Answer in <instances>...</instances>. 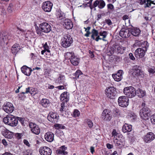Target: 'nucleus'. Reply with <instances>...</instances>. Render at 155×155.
<instances>
[{
  "label": "nucleus",
  "mask_w": 155,
  "mask_h": 155,
  "mask_svg": "<svg viewBox=\"0 0 155 155\" xmlns=\"http://www.w3.org/2000/svg\"><path fill=\"white\" fill-rule=\"evenodd\" d=\"M99 35L100 36H103V38H102V40L104 41H105L104 39V38H106V36L107 35V32L105 31H101L99 33Z\"/></svg>",
  "instance_id": "obj_40"
},
{
  "label": "nucleus",
  "mask_w": 155,
  "mask_h": 155,
  "mask_svg": "<svg viewBox=\"0 0 155 155\" xmlns=\"http://www.w3.org/2000/svg\"><path fill=\"white\" fill-rule=\"evenodd\" d=\"M133 68L137 76H140L141 77L144 76L143 72L142 71L141 68L140 66H134L133 67Z\"/></svg>",
  "instance_id": "obj_20"
},
{
  "label": "nucleus",
  "mask_w": 155,
  "mask_h": 155,
  "mask_svg": "<svg viewBox=\"0 0 155 155\" xmlns=\"http://www.w3.org/2000/svg\"><path fill=\"white\" fill-rule=\"evenodd\" d=\"M125 144V143L124 141L121 140H117L115 143V145L118 147L119 148L122 147Z\"/></svg>",
  "instance_id": "obj_33"
},
{
  "label": "nucleus",
  "mask_w": 155,
  "mask_h": 155,
  "mask_svg": "<svg viewBox=\"0 0 155 155\" xmlns=\"http://www.w3.org/2000/svg\"><path fill=\"white\" fill-rule=\"evenodd\" d=\"M132 130V126L126 123L124 124L122 128V130L124 133L130 132Z\"/></svg>",
  "instance_id": "obj_26"
},
{
  "label": "nucleus",
  "mask_w": 155,
  "mask_h": 155,
  "mask_svg": "<svg viewBox=\"0 0 155 155\" xmlns=\"http://www.w3.org/2000/svg\"><path fill=\"white\" fill-rule=\"evenodd\" d=\"M89 53L90 54V56L91 58H93L94 57V55L93 53V52L91 51V50H89Z\"/></svg>",
  "instance_id": "obj_61"
},
{
  "label": "nucleus",
  "mask_w": 155,
  "mask_h": 155,
  "mask_svg": "<svg viewBox=\"0 0 155 155\" xmlns=\"http://www.w3.org/2000/svg\"><path fill=\"white\" fill-rule=\"evenodd\" d=\"M65 78L64 76L61 74H59L58 80L59 83L61 82L62 81H63Z\"/></svg>",
  "instance_id": "obj_45"
},
{
  "label": "nucleus",
  "mask_w": 155,
  "mask_h": 155,
  "mask_svg": "<svg viewBox=\"0 0 155 155\" xmlns=\"http://www.w3.org/2000/svg\"><path fill=\"white\" fill-rule=\"evenodd\" d=\"M110 110L108 109H104L103 111L101 117L102 119L105 120H110L112 118V116L110 114Z\"/></svg>",
  "instance_id": "obj_17"
},
{
  "label": "nucleus",
  "mask_w": 155,
  "mask_h": 155,
  "mask_svg": "<svg viewBox=\"0 0 155 155\" xmlns=\"http://www.w3.org/2000/svg\"><path fill=\"white\" fill-rule=\"evenodd\" d=\"M116 48L117 50H116V52H117L118 53H120L121 50V48L120 46L117 45Z\"/></svg>",
  "instance_id": "obj_58"
},
{
  "label": "nucleus",
  "mask_w": 155,
  "mask_h": 155,
  "mask_svg": "<svg viewBox=\"0 0 155 155\" xmlns=\"http://www.w3.org/2000/svg\"><path fill=\"white\" fill-rule=\"evenodd\" d=\"M155 139V135L152 132L148 133L143 137V140L145 142L149 143Z\"/></svg>",
  "instance_id": "obj_16"
},
{
  "label": "nucleus",
  "mask_w": 155,
  "mask_h": 155,
  "mask_svg": "<svg viewBox=\"0 0 155 155\" xmlns=\"http://www.w3.org/2000/svg\"><path fill=\"white\" fill-rule=\"evenodd\" d=\"M3 110L7 113H11L14 110V107L13 104L9 102L5 104L3 106Z\"/></svg>",
  "instance_id": "obj_13"
},
{
  "label": "nucleus",
  "mask_w": 155,
  "mask_h": 155,
  "mask_svg": "<svg viewBox=\"0 0 155 155\" xmlns=\"http://www.w3.org/2000/svg\"><path fill=\"white\" fill-rule=\"evenodd\" d=\"M82 74V72L80 70H78L74 74L75 76L74 78L77 79L79 78V76Z\"/></svg>",
  "instance_id": "obj_41"
},
{
  "label": "nucleus",
  "mask_w": 155,
  "mask_h": 155,
  "mask_svg": "<svg viewBox=\"0 0 155 155\" xmlns=\"http://www.w3.org/2000/svg\"><path fill=\"white\" fill-rule=\"evenodd\" d=\"M43 47L44 49L46 50V51L48 53L50 52V51L49 50V47L48 45L47 42H46L43 45Z\"/></svg>",
  "instance_id": "obj_49"
},
{
  "label": "nucleus",
  "mask_w": 155,
  "mask_h": 155,
  "mask_svg": "<svg viewBox=\"0 0 155 155\" xmlns=\"http://www.w3.org/2000/svg\"><path fill=\"white\" fill-rule=\"evenodd\" d=\"M140 32V30L138 28H130V33L131 35H133L135 36H137L139 35Z\"/></svg>",
  "instance_id": "obj_29"
},
{
  "label": "nucleus",
  "mask_w": 155,
  "mask_h": 155,
  "mask_svg": "<svg viewBox=\"0 0 155 155\" xmlns=\"http://www.w3.org/2000/svg\"><path fill=\"white\" fill-rule=\"evenodd\" d=\"M107 8L108 9L111 10L113 9L114 7L111 4H109L107 5Z\"/></svg>",
  "instance_id": "obj_57"
},
{
  "label": "nucleus",
  "mask_w": 155,
  "mask_h": 155,
  "mask_svg": "<svg viewBox=\"0 0 155 155\" xmlns=\"http://www.w3.org/2000/svg\"><path fill=\"white\" fill-rule=\"evenodd\" d=\"M67 54L68 55H71V57L69 58L70 61L72 64L74 66H76L78 64L79 62V59L77 58L75 56L73 55L72 53L67 52Z\"/></svg>",
  "instance_id": "obj_19"
},
{
  "label": "nucleus",
  "mask_w": 155,
  "mask_h": 155,
  "mask_svg": "<svg viewBox=\"0 0 155 155\" xmlns=\"http://www.w3.org/2000/svg\"><path fill=\"white\" fill-rule=\"evenodd\" d=\"M140 47L142 48L143 50L146 49V51H147V49L148 48L149 44L147 41H144L142 42L141 45H140Z\"/></svg>",
  "instance_id": "obj_35"
},
{
  "label": "nucleus",
  "mask_w": 155,
  "mask_h": 155,
  "mask_svg": "<svg viewBox=\"0 0 155 155\" xmlns=\"http://www.w3.org/2000/svg\"><path fill=\"white\" fill-rule=\"evenodd\" d=\"M129 99L126 96H122L119 97L118 102L119 105L122 107L127 106L129 104Z\"/></svg>",
  "instance_id": "obj_7"
},
{
  "label": "nucleus",
  "mask_w": 155,
  "mask_h": 155,
  "mask_svg": "<svg viewBox=\"0 0 155 155\" xmlns=\"http://www.w3.org/2000/svg\"><path fill=\"white\" fill-rule=\"evenodd\" d=\"M136 93L139 94V96L140 97H144L146 95V92L145 91L143 90L140 89H138L136 91Z\"/></svg>",
  "instance_id": "obj_32"
},
{
  "label": "nucleus",
  "mask_w": 155,
  "mask_h": 155,
  "mask_svg": "<svg viewBox=\"0 0 155 155\" xmlns=\"http://www.w3.org/2000/svg\"><path fill=\"white\" fill-rule=\"evenodd\" d=\"M17 120L18 121V120L21 123V124L22 125H24V119L21 117H17Z\"/></svg>",
  "instance_id": "obj_52"
},
{
  "label": "nucleus",
  "mask_w": 155,
  "mask_h": 155,
  "mask_svg": "<svg viewBox=\"0 0 155 155\" xmlns=\"http://www.w3.org/2000/svg\"><path fill=\"white\" fill-rule=\"evenodd\" d=\"M124 94L126 97L131 98L135 97L136 94V91L135 88L132 86L127 87H125L123 90Z\"/></svg>",
  "instance_id": "obj_2"
},
{
  "label": "nucleus",
  "mask_w": 155,
  "mask_h": 155,
  "mask_svg": "<svg viewBox=\"0 0 155 155\" xmlns=\"http://www.w3.org/2000/svg\"><path fill=\"white\" fill-rule=\"evenodd\" d=\"M32 133L36 134H38L40 132V130L38 125L32 122H31L29 125Z\"/></svg>",
  "instance_id": "obj_14"
},
{
  "label": "nucleus",
  "mask_w": 155,
  "mask_h": 155,
  "mask_svg": "<svg viewBox=\"0 0 155 155\" xmlns=\"http://www.w3.org/2000/svg\"><path fill=\"white\" fill-rule=\"evenodd\" d=\"M35 27L37 33L38 35H41L42 31H41V29L40 28L39 26V27L36 26Z\"/></svg>",
  "instance_id": "obj_43"
},
{
  "label": "nucleus",
  "mask_w": 155,
  "mask_h": 155,
  "mask_svg": "<svg viewBox=\"0 0 155 155\" xmlns=\"http://www.w3.org/2000/svg\"><path fill=\"white\" fill-rule=\"evenodd\" d=\"M54 126L57 129H64L65 127L61 124H56L54 125Z\"/></svg>",
  "instance_id": "obj_42"
},
{
  "label": "nucleus",
  "mask_w": 155,
  "mask_h": 155,
  "mask_svg": "<svg viewBox=\"0 0 155 155\" xmlns=\"http://www.w3.org/2000/svg\"><path fill=\"white\" fill-rule=\"evenodd\" d=\"M39 27L42 32L45 33L49 32L51 30V25L46 22H43L39 25Z\"/></svg>",
  "instance_id": "obj_10"
},
{
  "label": "nucleus",
  "mask_w": 155,
  "mask_h": 155,
  "mask_svg": "<svg viewBox=\"0 0 155 155\" xmlns=\"http://www.w3.org/2000/svg\"><path fill=\"white\" fill-rule=\"evenodd\" d=\"M65 103L63 101L62 103L61 104V108L60 109V111L61 112H62L65 110Z\"/></svg>",
  "instance_id": "obj_47"
},
{
  "label": "nucleus",
  "mask_w": 155,
  "mask_h": 155,
  "mask_svg": "<svg viewBox=\"0 0 155 155\" xmlns=\"http://www.w3.org/2000/svg\"><path fill=\"white\" fill-rule=\"evenodd\" d=\"M34 89L30 87H28L26 88V91L25 92H22V94L24 95L25 94L29 93L31 94L32 95L34 94Z\"/></svg>",
  "instance_id": "obj_37"
},
{
  "label": "nucleus",
  "mask_w": 155,
  "mask_h": 155,
  "mask_svg": "<svg viewBox=\"0 0 155 155\" xmlns=\"http://www.w3.org/2000/svg\"><path fill=\"white\" fill-rule=\"evenodd\" d=\"M22 136V133H16L15 134V137L18 139H21Z\"/></svg>",
  "instance_id": "obj_48"
},
{
  "label": "nucleus",
  "mask_w": 155,
  "mask_h": 155,
  "mask_svg": "<svg viewBox=\"0 0 155 155\" xmlns=\"http://www.w3.org/2000/svg\"><path fill=\"white\" fill-rule=\"evenodd\" d=\"M54 134L51 132H48L45 135V138L48 142H51L54 140Z\"/></svg>",
  "instance_id": "obj_24"
},
{
  "label": "nucleus",
  "mask_w": 155,
  "mask_h": 155,
  "mask_svg": "<svg viewBox=\"0 0 155 155\" xmlns=\"http://www.w3.org/2000/svg\"><path fill=\"white\" fill-rule=\"evenodd\" d=\"M21 70L22 73L25 75L29 76L31 74L32 70L31 68H29L26 65L23 66L21 68Z\"/></svg>",
  "instance_id": "obj_21"
},
{
  "label": "nucleus",
  "mask_w": 155,
  "mask_h": 155,
  "mask_svg": "<svg viewBox=\"0 0 155 155\" xmlns=\"http://www.w3.org/2000/svg\"><path fill=\"white\" fill-rule=\"evenodd\" d=\"M11 38V36L10 34L5 31L2 33L0 32V41L1 42L5 43L7 44L8 43V41L10 40Z\"/></svg>",
  "instance_id": "obj_6"
},
{
  "label": "nucleus",
  "mask_w": 155,
  "mask_h": 155,
  "mask_svg": "<svg viewBox=\"0 0 155 155\" xmlns=\"http://www.w3.org/2000/svg\"><path fill=\"white\" fill-rule=\"evenodd\" d=\"M67 97V92H64L61 95L60 100L63 102H67L68 101Z\"/></svg>",
  "instance_id": "obj_34"
},
{
  "label": "nucleus",
  "mask_w": 155,
  "mask_h": 155,
  "mask_svg": "<svg viewBox=\"0 0 155 155\" xmlns=\"http://www.w3.org/2000/svg\"><path fill=\"white\" fill-rule=\"evenodd\" d=\"M147 3L144 5V7L145 8L146 7H150L152 5H155V4L151 0H147Z\"/></svg>",
  "instance_id": "obj_39"
},
{
  "label": "nucleus",
  "mask_w": 155,
  "mask_h": 155,
  "mask_svg": "<svg viewBox=\"0 0 155 155\" xmlns=\"http://www.w3.org/2000/svg\"><path fill=\"white\" fill-rule=\"evenodd\" d=\"M2 142L3 144L5 146H6L8 145V143L6 140L5 139H3L2 140Z\"/></svg>",
  "instance_id": "obj_63"
},
{
  "label": "nucleus",
  "mask_w": 155,
  "mask_h": 155,
  "mask_svg": "<svg viewBox=\"0 0 155 155\" xmlns=\"http://www.w3.org/2000/svg\"><path fill=\"white\" fill-rule=\"evenodd\" d=\"M61 44L64 48H67L70 46L73 42V40L71 35H67L61 38Z\"/></svg>",
  "instance_id": "obj_3"
},
{
  "label": "nucleus",
  "mask_w": 155,
  "mask_h": 155,
  "mask_svg": "<svg viewBox=\"0 0 155 155\" xmlns=\"http://www.w3.org/2000/svg\"><path fill=\"white\" fill-rule=\"evenodd\" d=\"M148 71L150 74H153L155 72V69L154 68H149L148 69Z\"/></svg>",
  "instance_id": "obj_54"
},
{
  "label": "nucleus",
  "mask_w": 155,
  "mask_h": 155,
  "mask_svg": "<svg viewBox=\"0 0 155 155\" xmlns=\"http://www.w3.org/2000/svg\"><path fill=\"white\" fill-rule=\"evenodd\" d=\"M117 46L115 45H113L111 48V50L114 52H116Z\"/></svg>",
  "instance_id": "obj_56"
},
{
  "label": "nucleus",
  "mask_w": 155,
  "mask_h": 155,
  "mask_svg": "<svg viewBox=\"0 0 155 155\" xmlns=\"http://www.w3.org/2000/svg\"><path fill=\"white\" fill-rule=\"evenodd\" d=\"M23 142H24V143L27 146H29V143L28 142V141L27 140H25V139L24 140H23Z\"/></svg>",
  "instance_id": "obj_62"
},
{
  "label": "nucleus",
  "mask_w": 155,
  "mask_h": 155,
  "mask_svg": "<svg viewBox=\"0 0 155 155\" xmlns=\"http://www.w3.org/2000/svg\"><path fill=\"white\" fill-rule=\"evenodd\" d=\"M113 113L114 114L115 117H117L119 115V111L117 109H115L113 110Z\"/></svg>",
  "instance_id": "obj_50"
},
{
  "label": "nucleus",
  "mask_w": 155,
  "mask_h": 155,
  "mask_svg": "<svg viewBox=\"0 0 155 155\" xmlns=\"http://www.w3.org/2000/svg\"><path fill=\"white\" fill-rule=\"evenodd\" d=\"M62 22L64 23L63 26L68 29H70L73 27L72 21L69 19H65Z\"/></svg>",
  "instance_id": "obj_22"
},
{
  "label": "nucleus",
  "mask_w": 155,
  "mask_h": 155,
  "mask_svg": "<svg viewBox=\"0 0 155 155\" xmlns=\"http://www.w3.org/2000/svg\"><path fill=\"white\" fill-rule=\"evenodd\" d=\"M79 111L77 110H75L73 112V116L74 117H77L80 115Z\"/></svg>",
  "instance_id": "obj_46"
},
{
  "label": "nucleus",
  "mask_w": 155,
  "mask_h": 155,
  "mask_svg": "<svg viewBox=\"0 0 155 155\" xmlns=\"http://www.w3.org/2000/svg\"><path fill=\"white\" fill-rule=\"evenodd\" d=\"M67 147L64 146H63L60 148V149L56 150L57 154H61L62 155H65L68 154L67 151H64L66 150Z\"/></svg>",
  "instance_id": "obj_30"
},
{
  "label": "nucleus",
  "mask_w": 155,
  "mask_h": 155,
  "mask_svg": "<svg viewBox=\"0 0 155 155\" xmlns=\"http://www.w3.org/2000/svg\"><path fill=\"white\" fill-rule=\"evenodd\" d=\"M127 118L131 120H135L137 118V116L133 112H130L127 116Z\"/></svg>",
  "instance_id": "obj_36"
},
{
  "label": "nucleus",
  "mask_w": 155,
  "mask_h": 155,
  "mask_svg": "<svg viewBox=\"0 0 155 155\" xmlns=\"http://www.w3.org/2000/svg\"><path fill=\"white\" fill-rule=\"evenodd\" d=\"M91 33L92 35L91 36V38L93 40H94V36H98V31L97 30L95 29L94 28H93L91 31Z\"/></svg>",
  "instance_id": "obj_38"
},
{
  "label": "nucleus",
  "mask_w": 155,
  "mask_h": 155,
  "mask_svg": "<svg viewBox=\"0 0 155 155\" xmlns=\"http://www.w3.org/2000/svg\"><path fill=\"white\" fill-rule=\"evenodd\" d=\"M106 146L107 148H108V149H110L113 148V145L109 143L107 144Z\"/></svg>",
  "instance_id": "obj_60"
},
{
  "label": "nucleus",
  "mask_w": 155,
  "mask_h": 155,
  "mask_svg": "<svg viewBox=\"0 0 155 155\" xmlns=\"http://www.w3.org/2000/svg\"><path fill=\"white\" fill-rule=\"evenodd\" d=\"M119 35L123 38H127L131 35L130 33V28H123L120 30Z\"/></svg>",
  "instance_id": "obj_9"
},
{
  "label": "nucleus",
  "mask_w": 155,
  "mask_h": 155,
  "mask_svg": "<svg viewBox=\"0 0 155 155\" xmlns=\"http://www.w3.org/2000/svg\"><path fill=\"white\" fill-rule=\"evenodd\" d=\"M104 22L107 24L108 25H111L112 24V22L109 19H106L105 20Z\"/></svg>",
  "instance_id": "obj_55"
},
{
  "label": "nucleus",
  "mask_w": 155,
  "mask_h": 155,
  "mask_svg": "<svg viewBox=\"0 0 155 155\" xmlns=\"http://www.w3.org/2000/svg\"><path fill=\"white\" fill-rule=\"evenodd\" d=\"M50 103L49 100L47 99H42L40 101V104L45 107H46L48 106Z\"/></svg>",
  "instance_id": "obj_31"
},
{
  "label": "nucleus",
  "mask_w": 155,
  "mask_h": 155,
  "mask_svg": "<svg viewBox=\"0 0 155 155\" xmlns=\"http://www.w3.org/2000/svg\"><path fill=\"white\" fill-rule=\"evenodd\" d=\"M52 6L53 4L51 2L47 1L43 3L42 5V8L43 10L46 9L51 10Z\"/></svg>",
  "instance_id": "obj_25"
},
{
  "label": "nucleus",
  "mask_w": 155,
  "mask_h": 155,
  "mask_svg": "<svg viewBox=\"0 0 155 155\" xmlns=\"http://www.w3.org/2000/svg\"><path fill=\"white\" fill-rule=\"evenodd\" d=\"M0 131L3 136L7 138L11 139L13 136V133L12 132L9 131L5 127H0Z\"/></svg>",
  "instance_id": "obj_8"
},
{
  "label": "nucleus",
  "mask_w": 155,
  "mask_h": 155,
  "mask_svg": "<svg viewBox=\"0 0 155 155\" xmlns=\"http://www.w3.org/2000/svg\"><path fill=\"white\" fill-rule=\"evenodd\" d=\"M142 42L140 41L136 40L134 45L135 46H138L140 47V45H141Z\"/></svg>",
  "instance_id": "obj_51"
},
{
  "label": "nucleus",
  "mask_w": 155,
  "mask_h": 155,
  "mask_svg": "<svg viewBox=\"0 0 155 155\" xmlns=\"http://www.w3.org/2000/svg\"><path fill=\"white\" fill-rule=\"evenodd\" d=\"M123 73V71L120 70L118 71L117 74H113L112 75V77L115 81H120L122 78Z\"/></svg>",
  "instance_id": "obj_23"
},
{
  "label": "nucleus",
  "mask_w": 155,
  "mask_h": 155,
  "mask_svg": "<svg viewBox=\"0 0 155 155\" xmlns=\"http://www.w3.org/2000/svg\"><path fill=\"white\" fill-rule=\"evenodd\" d=\"M88 127L90 128H91L93 126V123L92 121L90 119H87L86 121Z\"/></svg>",
  "instance_id": "obj_44"
},
{
  "label": "nucleus",
  "mask_w": 155,
  "mask_h": 155,
  "mask_svg": "<svg viewBox=\"0 0 155 155\" xmlns=\"http://www.w3.org/2000/svg\"><path fill=\"white\" fill-rule=\"evenodd\" d=\"M140 114L142 119L147 120L149 119L151 114V111L147 107H143L140 111Z\"/></svg>",
  "instance_id": "obj_4"
},
{
  "label": "nucleus",
  "mask_w": 155,
  "mask_h": 155,
  "mask_svg": "<svg viewBox=\"0 0 155 155\" xmlns=\"http://www.w3.org/2000/svg\"><path fill=\"white\" fill-rule=\"evenodd\" d=\"M57 18L60 20H61L62 21L65 18V14L61 11V10H58L56 13Z\"/></svg>",
  "instance_id": "obj_27"
},
{
  "label": "nucleus",
  "mask_w": 155,
  "mask_h": 155,
  "mask_svg": "<svg viewBox=\"0 0 155 155\" xmlns=\"http://www.w3.org/2000/svg\"><path fill=\"white\" fill-rule=\"evenodd\" d=\"M20 49L19 45L18 44L15 43L12 47L11 51L14 54H16Z\"/></svg>",
  "instance_id": "obj_28"
},
{
  "label": "nucleus",
  "mask_w": 155,
  "mask_h": 155,
  "mask_svg": "<svg viewBox=\"0 0 155 155\" xmlns=\"http://www.w3.org/2000/svg\"><path fill=\"white\" fill-rule=\"evenodd\" d=\"M17 117L12 115H7L3 119V122L6 124H7L12 127L16 126L18 124Z\"/></svg>",
  "instance_id": "obj_1"
},
{
  "label": "nucleus",
  "mask_w": 155,
  "mask_h": 155,
  "mask_svg": "<svg viewBox=\"0 0 155 155\" xmlns=\"http://www.w3.org/2000/svg\"><path fill=\"white\" fill-rule=\"evenodd\" d=\"M112 134L113 136H115L117 135V133L116 132L115 129H114L113 130V131L112 133Z\"/></svg>",
  "instance_id": "obj_64"
},
{
  "label": "nucleus",
  "mask_w": 155,
  "mask_h": 155,
  "mask_svg": "<svg viewBox=\"0 0 155 155\" xmlns=\"http://www.w3.org/2000/svg\"><path fill=\"white\" fill-rule=\"evenodd\" d=\"M59 119V116L57 114L54 112H50L48 115V120L54 123L58 122Z\"/></svg>",
  "instance_id": "obj_12"
},
{
  "label": "nucleus",
  "mask_w": 155,
  "mask_h": 155,
  "mask_svg": "<svg viewBox=\"0 0 155 155\" xmlns=\"http://www.w3.org/2000/svg\"><path fill=\"white\" fill-rule=\"evenodd\" d=\"M105 6V3L103 0H96L94 3L93 5L91 6V9L98 7L99 9L103 8Z\"/></svg>",
  "instance_id": "obj_11"
},
{
  "label": "nucleus",
  "mask_w": 155,
  "mask_h": 155,
  "mask_svg": "<svg viewBox=\"0 0 155 155\" xmlns=\"http://www.w3.org/2000/svg\"><path fill=\"white\" fill-rule=\"evenodd\" d=\"M39 151L41 155H51L52 153L51 149L46 146L41 147Z\"/></svg>",
  "instance_id": "obj_15"
},
{
  "label": "nucleus",
  "mask_w": 155,
  "mask_h": 155,
  "mask_svg": "<svg viewBox=\"0 0 155 155\" xmlns=\"http://www.w3.org/2000/svg\"><path fill=\"white\" fill-rule=\"evenodd\" d=\"M105 91L107 97L110 99H114L115 96L117 94L116 88L113 87L107 88Z\"/></svg>",
  "instance_id": "obj_5"
},
{
  "label": "nucleus",
  "mask_w": 155,
  "mask_h": 155,
  "mask_svg": "<svg viewBox=\"0 0 155 155\" xmlns=\"http://www.w3.org/2000/svg\"><path fill=\"white\" fill-rule=\"evenodd\" d=\"M150 120L153 124H155V114H153L151 116Z\"/></svg>",
  "instance_id": "obj_53"
},
{
  "label": "nucleus",
  "mask_w": 155,
  "mask_h": 155,
  "mask_svg": "<svg viewBox=\"0 0 155 155\" xmlns=\"http://www.w3.org/2000/svg\"><path fill=\"white\" fill-rule=\"evenodd\" d=\"M146 49L143 50L142 48H138L135 52V56L137 58H141L143 57L146 52Z\"/></svg>",
  "instance_id": "obj_18"
},
{
  "label": "nucleus",
  "mask_w": 155,
  "mask_h": 155,
  "mask_svg": "<svg viewBox=\"0 0 155 155\" xmlns=\"http://www.w3.org/2000/svg\"><path fill=\"white\" fill-rule=\"evenodd\" d=\"M129 56L130 59L132 60H135V58L132 53H130L129 54Z\"/></svg>",
  "instance_id": "obj_59"
}]
</instances>
